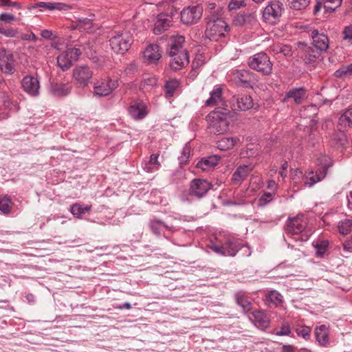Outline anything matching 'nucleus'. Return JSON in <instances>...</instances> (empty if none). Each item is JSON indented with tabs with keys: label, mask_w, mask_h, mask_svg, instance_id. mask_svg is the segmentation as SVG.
<instances>
[{
	"label": "nucleus",
	"mask_w": 352,
	"mask_h": 352,
	"mask_svg": "<svg viewBox=\"0 0 352 352\" xmlns=\"http://www.w3.org/2000/svg\"><path fill=\"white\" fill-rule=\"evenodd\" d=\"M249 318L256 327L262 330L270 326V320L264 311L254 310L250 314Z\"/></svg>",
	"instance_id": "a211bd4d"
},
{
	"label": "nucleus",
	"mask_w": 352,
	"mask_h": 352,
	"mask_svg": "<svg viewBox=\"0 0 352 352\" xmlns=\"http://www.w3.org/2000/svg\"><path fill=\"white\" fill-rule=\"evenodd\" d=\"M315 336L320 345H325L329 342V327L325 324L317 325L315 329Z\"/></svg>",
	"instance_id": "c85d7f7f"
},
{
	"label": "nucleus",
	"mask_w": 352,
	"mask_h": 352,
	"mask_svg": "<svg viewBox=\"0 0 352 352\" xmlns=\"http://www.w3.org/2000/svg\"><path fill=\"white\" fill-rule=\"evenodd\" d=\"M323 7L326 12L331 13L340 7L342 4V0H322Z\"/></svg>",
	"instance_id": "a19ab883"
},
{
	"label": "nucleus",
	"mask_w": 352,
	"mask_h": 352,
	"mask_svg": "<svg viewBox=\"0 0 352 352\" xmlns=\"http://www.w3.org/2000/svg\"><path fill=\"white\" fill-rule=\"evenodd\" d=\"M280 54H283L286 57L292 56L293 54V52L291 46L283 44L281 46V52Z\"/></svg>",
	"instance_id": "052dcab7"
},
{
	"label": "nucleus",
	"mask_w": 352,
	"mask_h": 352,
	"mask_svg": "<svg viewBox=\"0 0 352 352\" xmlns=\"http://www.w3.org/2000/svg\"><path fill=\"white\" fill-rule=\"evenodd\" d=\"M266 302L269 306L277 307L283 302V296L277 291H270L266 296Z\"/></svg>",
	"instance_id": "72a5a7b5"
},
{
	"label": "nucleus",
	"mask_w": 352,
	"mask_h": 352,
	"mask_svg": "<svg viewBox=\"0 0 352 352\" xmlns=\"http://www.w3.org/2000/svg\"><path fill=\"white\" fill-rule=\"evenodd\" d=\"M172 57L169 65L173 70H179L185 67L189 63V55L188 51L175 52V54H168Z\"/></svg>",
	"instance_id": "4468645a"
},
{
	"label": "nucleus",
	"mask_w": 352,
	"mask_h": 352,
	"mask_svg": "<svg viewBox=\"0 0 352 352\" xmlns=\"http://www.w3.org/2000/svg\"><path fill=\"white\" fill-rule=\"evenodd\" d=\"M311 329L307 326H300L296 328V332L298 336H301L305 340H308L310 336Z\"/></svg>",
	"instance_id": "8fccbe9b"
},
{
	"label": "nucleus",
	"mask_w": 352,
	"mask_h": 352,
	"mask_svg": "<svg viewBox=\"0 0 352 352\" xmlns=\"http://www.w3.org/2000/svg\"><path fill=\"white\" fill-rule=\"evenodd\" d=\"M311 38L313 44L318 51H326L329 48V38L324 34L314 30L311 32Z\"/></svg>",
	"instance_id": "b1692460"
},
{
	"label": "nucleus",
	"mask_w": 352,
	"mask_h": 352,
	"mask_svg": "<svg viewBox=\"0 0 352 352\" xmlns=\"http://www.w3.org/2000/svg\"><path fill=\"white\" fill-rule=\"evenodd\" d=\"M171 16L163 13L159 14L154 25V34H160L162 32L168 30V28L171 25Z\"/></svg>",
	"instance_id": "412c9836"
},
{
	"label": "nucleus",
	"mask_w": 352,
	"mask_h": 352,
	"mask_svg": "<svg viewBox=\"0 0 352 352\" xmlns=\"http://www.w3.org/2000/svg\"><path fill=\"white\" fill-rule=\"evenodd\" d=\"M185 38L182 35H172L167 42L166 53L168 54H175V52L186 51L184 48Z\"/></svg>",
	"instance_id": "2eb2a0df"
},
{
	"label": "nucleus",
	"mask_w": 352,
	"mask_h": 352,
	"mask_svg": "<svg viewBox=\"0 0 352 352\" xmlns=\"http://www.w3.org/2000/svg\"><path fill=\"white\" fill-rule=\"evenodd\" d=\"M0 6L1 7H14L17 10L21 9V6L16 1H11L10 0H0Z\"/></svg>",
	"instance_id": "4d7b16f0"
},
{
	"label": "nucleus",
	"mask_w": 352,
	"mask_h": 352,
	"mask_svg": "<svg viewBox=\"0 0 352 352\" xmlns=\"http://www.w3.org/2000/svg\"><path fill=\"white\" fill-rule=\"evenodd\" d=\"M95 14L89 13L87 17L79 16L76 18V22L79 28L86 31H90L93 27V21L95 20Z\"/></svg>",
	"instance_id": "473e14b6"
},
{
	"label": "nucleus",
	"mask_w": 352,
	"mask_h": 352,
	"mask_svg": "<svg viewBox=\"0 0 352 352\" xmlns=\"http://www.w3.org/2000/svg\"><path fill=\"white\" fill-rule=\"evenodd\" d=\"M82 206L78 204H74L70 207L71 213L77 218H80L84 214Z\"/></svg>",
	"instance_id": "6e6d98bb"
},
{
	"label": "nucleus",
	"mask_w": 352,
	"mask_h": 352,
	"mask_svg": "<svg viewBox=\"0 0 352 352\" xmlns=\"http://www.w3.org/2000/svg\"><path fill=\"white\" fill-rule=\"evenodd\" d=\"M247 64L250 69L263 76H269L272 72L273 64L269 56L263 52L249 57Z\"/></svg>",
	"instance_id": "f03ea898"
},
{
	"label": "nucleus",
	"mask_w": 352,
	"mask_h": 352,
	"mask_svg": "<svg viewBox=\"0 0 352 352\" xmlns=\"http://www.w3.org/2000/svg\"><path fill=\"white\" fill-rule=\"evenodd\" d=\"M236 104L234 107L239 110L245 111L252 108L253 100L250 96L244 94L238 96L236 99Z\"/></svg>",
	"instance_id": "7c9ffc66"
},
{
	"label": "nucleus",
	"mask_w": 352,
	"mask_h": 352,
	"mask_svg": "<svg viewBox=\"0 0 352 352\" xmlns=\"http://www.w3.org/2000/svg\"><path fill=\"white\" fill-rule=\"evenodd\" d=\"M202 12V8L199 6L185 8L181 12V21L184 24L192 25L201 19Z\"/></svg>",
	"instance_id": "1a4fd4ad"
},
{
	"label": "nucleus",
	"mask_w": 352,
	"mask_h": 352,
	"mask_svg": "<svg viewBox=\"0 0 352 352\" xmlns=\"http://www.w3.org/2000/svg\"><path fill=\"white\" fill-rule=\"evenodd\" d=\"M72 89L69 83H52L50 87V92L52 95L63 97L68 95Z\"/></svg>",
	"instance_id": "a878e982"
},
{
	"label": "nucleus",
	"mask_w": 352,
	"mask_h": 352,
	"mask_svg": "<svg viewBox=\"0 0 352 352\" xmlns=\"http://www.w3.org/2000/svg\"><path fill=\"white\" fill-rule=\"evenodd\" d=\"M274 192H265L258 199V205L264 206L269 204L274 198Z\"/></svg>",
	"instance_id": "5fc2aeb1"
},
{
	"label": "nucleus",
	"mask_w": 352,
	"mask_h": 352,
	"mask_svg": "<svg viewBox=\"0 0 352 352\" xmlns=\"http://www.w3.org/2000/svg\"><path fill=\"white\" fill-rule=\"evenodd\" d=\"M230 30L226 21L221 18L211 19L207 23L206 35L210 40L217 41Z\"/></svg>",
	"instance_id": "20e7f679"
},
{
	"label": "nucleus",
	"mask_w": 352,
	"mask_h": 352,
	"mask_svg": "<svg viewBox=\"0 0 352 352\" xmlns=\"http://www.w3.org/2000/svg\"><path fill=\"white\" fill-rule=\"evenodd\" d=\"M21 38L22 40H25V41H36L37 40V37L36 36V35L33 33V32H31L30 34H22L21 36Z\"/></svg>",
	"instance_id": "338daca9"
},
{
	"label": "nucleus",
	"mask_w": 352,
	"mask_h": 352,
	"mask_svg": "<svg viewBox=\"0 0 352 352\" xmlns=\"http://www.w3.org/2000/svg\"><path fill=\"white\" fill-rule=\"evenodd\" d=\"M157 79L154 76H146L143 78L140 87L144 91H148L157 85Z\"/></svg>",
	"instance_id": "37998d69"
},
{
	"label": "nucleus",
	"mask_w": 352,
	"mask_h": 352,
	"mask_svg": "<svg viewBox=\"0 0 352 352\" xmlns=\"http://www.w3.org/2000/svg\"><path fill=\"white\" fill-rule=\"evenodd\" d=\"M339 232L342 235H346L351 232L352 229V219H346L340 221L338 225Z\"/></svg>",
	"instance_id": "4c0bfd02"
},
{
	"label": "nucleus",
	"mask_w": 352,
	"mask_h": 352,
	"mask_svg": "<svg viewBox=\"0 0 352 352\" xmlns=\"http://www.w3.org/2000/svg\"><path fill=\"white\" fill-rule=\"evenodd\" d=\"M12 201L10 197L3 196L0 197V210L3 214H8L12 208Z\"/></svg>",
	"instance_id": "c03bdc74"
},
{
	"label": "nucleus",
	"mask_w": 352,
	"mask_h": 352,
	"mask_svg": "<svg viewBox=\"0 0 352 352\" xmlns=\"http://www.w3.org/2000/svg\"><path fill=\"white\" fill-rule=\"evenodd\" d=\"M226 256H234L239 250L243 248V245L236 239H228L223 244Z\"/></svg>",
	"instance_id": "bb28decb"
},
{
	"label": "nucleus",
	"mask_w": 352,
	"mask_h": 352,
	"mask_svg": "<svg viewBox=\"0 0 352 352\" xmlns=\"http://www.w3.org/2000/svg\"><path fill=\"white\" fill-rule=\"evenodd\" d=\"M93 74L88 66H77L73 69L72 78L79 87L85 88L91 82Z\"/></svg>",
	"instance_id": "423d86ee"
},
{
	"label": "nucleus",
	"mask_w": 352,
	"mask_h": 352,
	"mask_svg": "<svg viewBox=\"0 0 352 352\" xmlns=\"http://www.w3.org/2000/svg\"><path fill=\"white\" fill-rule=\"evenodd\" d=\"M21 86L24 91L32 96L39 94L40 84L37 78L32 76H25L21 81Z\"/></svg>",
	"instance_id": "dca6fc26"
},
{
	"label": "nucleus",
	"mask_w": 352,
	"mask_h": 352,
	"mask_svg": "<svg viewBox=\"0 0 352 352\" xmlns=\"http://www.w3.org/2000/svg\"><path fill=\"white\" fill-rule=\"evenodd\" d=\"M242 142L238 137H223L217 141V147L223 151L231 150L234 146H239Z\"/></svg>",
	"instance_id": "5701e85b"
},
{
	"label": "nucleus",
	"mask_w": 352,
	"mask_h": 352,
	"mask_svg": "<svg viewBox=\"0 0 352 352\" xmlns=\"http://www.w3.org/2000/svg\"><path fill=\"white\" fill-rule=\"evenodd\" d=\"M288 168V163L287 162H285L281 166V170L279 172L280 176L283 178V179H285V178L287 177V169Z\"/></svg>",
	"instance_id": "774afa93"
},
{
	"label": "nucleus",
	"mask_w": 352,
	"mask_h": 352,
	"mask_svg": "<svg viewBox=\"0 0 352 352\" xmlns=\"http://www.w3.org/2000/svg\"><path fill=\"white\" fill-rule=\"evenodd\" d=\"M0 21L4 22H11L15 21V16L10 13H1L0 14Z\"/></svg>",
	"instance_id": "680f3d73"
},
{
	"label": "nucleus",
	"mask_w": 352,
	"mask_h": 352,
	"mask_svg": "<svg viewBox=\"0 0 352 352\" xmlns=\"http://www.w3.org/2000/svg\"><path fill=\"white\" fill-rule=\"evenodd\" d=\"M307 226V222L302 215L289 217L286 222V231L292 234L301 233Z\"/></svg>",
	"instance_id": "f8f14e48"
},
{
	"label": "nucleus",
	"mask_w": 352,
	"mask_h": 352,
	"mask_svg": "<svg viewBox=\"0 0 352 352\" xmlns=\"http://www.w3.org/2000/svg\"><path fill=\"white\" fill-rule=\"evenodd\" d=\"M149 226L155 234H160L162 228L164 227V222L158 219H154L150 221Z\"/></svg>",
	"instance_id": "3c124183"
},
{
	"label": "nucleus",
	"mask_w": 352,
	"mask_h": 352,
	"mask_svg": "<svg viewBox=\"0 0 352 352\" xmlns=\"http://www.w3.org/2000/svg\"><path fill=\"white\" fill-rule=\"evenodd\" d=\"M327 170V168L324 166L322 168V170L320 171V173L316 172V174H314V172H310L309 175L306 177L305 186L311 187L316 183L321 181L326 176Z\"/></svg>",
	"instance_id": "c756f323"
},
{
	"label": "nucleus",
	"mask_w": 352,
	"mask_h": 352,
	"mask_svg": "<svg viewBox=\"0 0 352 352\" xmlns=\"http://www.w3.org/2000/svg\"><path fill=\"white\" fill-rule=\"evenodd\" d=\"M298 56L304 60L305 63H311L316 60L320 56V52L312 47L304 43H298Z\"/></svg>",
	"instance_id": "9b49d317"
},
{
	"label": "nucleus",
	"mask_w": 352,
	"mask_h": 352,
	"mask_svg": "<svg viewBox=\"0 0 352 352\" xmlns=\"http://www.w3.org/2000/svg\"><path fill=\"white\" fill-rule=\"evenodd\" d=\"M206 107H224L226 102L222 98V89L219 85L215 86L210 93V97L205 101Z\"/></svg>",
	"instance_id": "6ab92c4d"
},
{
	"label": "nucleus",
	"mask_w": 352,
	"mask_h": 352,
	"mask_svg": "<svg viewBox=\"0 0 352 352\" xmlns=\"http://www.w3.org/2000/svg\"><path fill=\"white\" fill-rule=\"evenodd\" d=\"M13 56L12 54L5 49H0V64H3L8 61L9 58Z\"/></svg>",
	"instance_id": "13d9d810"
},
{
	"label": "nucleus",
	"mask_w": 352,
	"mask_h": 352,
	"mask_svg": "<svg viewBox=\"0 0 352 352\" xmlns=\"http://www.w3.org/2000/svg\"><path fill=\"white\" fill-rule=\"evenodd\" d=\"M118 86L117 80L107 79L96 83L94 87V94L100 97L109 95Z\"/></svg>",
	"instance_id": "ddd939ff"
},
{
	"label": "nucleus",
	"mask_w": 352,
	"mask_h": 352,
	"mask_svg": "<svg viewBox=\"0 0 352 352\" xmlns=\"http://www.w3.org/2000/svg\"><path fill=\"white\" fill-rule=\"evenodd\" d=\"M305 96L306 90L304 87H294L286 92L284 100L292 98L296 104H300Z\"/></svg>",
	"instance_id": "cd10ccee"
},
{
	"label": "nucleus",
	"mask_w": 352,
	"mask_h": 352,
	"mask_svg": "<svg viewBox=\"0 0 352 352\" xmlns=\"http://www.w3.org/2000/svg\"><path fill=\"white\" fill-rule=\"evenodd\" d=\"M204 64V62L203 60V56L201 54L197 55L192 63V69L190 71V75L192 77L197 76L198 74L197 69Z\"/></svg>",
	"instance_id": "a18cd8bd"
},
{
	"label": "nucleus",
	"mask_w": 352,
	"mask_h": 352,
	"mask_svg": "<svg viewBox=\"0 0 352 352\" xmlns=\"http://www.w3.org/2000/svg\"><path fill=\"white\" fill-rule=\"evenodd\" d=\"M0 32L1 34H4L5 36H9V37H15L17 34V31L12 28L2 29L0 30Z\"/></svg>",
	"instance_id": "0e129e2a"
},
{
	"label": "nucleus",
	"mask_w": 352,
	"mask_h": 352,
	"mask_svg": "<svg viewBox=\"0 0 352 352\" xmlns=\"http://www.w3.org/2000/svg\"><path fill=\"white\" fill-rule=\"evenodd\" d=\"M309 0H291L290 6L294 10H300L305 8L308 4Z\"/></svg>",
	"instance_id": "603ef678"
},
{
	"label": "nucleus",
	"mask_w": 352,
	"mask_h": 352,
	"mask_svg": "<svg viewBox=\"0 0 352 352\" xmlns=\"http://www.w3.org/2000/svg\"><path fill=\"white\" fill-rule=\"evenodd\" d=\"M81 52L78 48H67L60 53L57 57V65L63 71L69 69L77 61Z\"/></svg>",
	"instance_id": "39448f33"
},
{
	"label": "nucleus",
	"mask_w": 352,
	"mask_h": 352,
	"mask_svg": "<svg viewBox=\"0 0 352 352\" xmlns=\"http://www.w3.org/2000/svg\"><path fill=\"white\" fill-rule=\"evenodd\" d=\"M212 187V184L206 179H195L190 182L189 194L200 199L204 197Z\"/></svg>",
	"instance_id": "9d476101"
},
{
	"label": "nucleus",
	"mask_w": 352,
	"mask_h": 352,
	"mask_svg": "<svg viewBox=\"0 0 352 352\" xmlns=\"http://www.w3.org/2000/svg\"><path fill=\"white\" fill-rule=\"evenodd\" d=\"M332 141L335 146H343L348 143V138L344 133L340 131L333 135Z\"/></svg>",
	"instance_id": "ea45409f"
},
{
	"label": "nucleus",
	"mask_w": 352,
	"mask_h": 352,
	"mask_svg": "<svg viewBox=\"0 0 352 352\" xmlns=\"http://www.w3.org/2000/svg\"><path fill=\"white\" fill-rule=\"evenodd\" d=\"M284 12V5L280 1H271L265 8L263 17L265 21H271L279 19Z\"/></svg>",
	"instance_id": "6e6552de"
},
{
	"label": "nucleus",
	"mask_w": 352,
	"mask_h": 352,
	"mask_svg": "<svg viewBox=\"0 0 352 352\" xmlns=\"http://www.w3.org/2000/svg\"><path fill=\"white\" fill-rule=\"evenodd\" d=\"M338 124L344 128L352 126V108L344 111L339 118Z\"/></svg>",
	"instance_id": "c9c22d12"
},
{
	"label": "nucleus",
	"mask_w": 352,
	"mask_h": 352,
	"mask_svg": "<svg viewBox=\"0 0 352 352\" xmlns=\"http://www.w3.org/2000/svg\"><path fill=\"white\" fill-rule=\"evenodd\" d=\"M245 0H231L228 6L229 11L236 10L245 7Z\"/></svg>",
	"instance_id": "864d4df0"
},
{
	"label": "nucleus",
	"mask_w": 352,
	"mask_h": 352,
	"mask_svg": "<svg viewBox=\"0 0 352 352\" xmlns=\"http://www.w3.org/2000/svg\"><path fill=\"white\" fill-rule=\"evenodd\" d=\"M344 39L352 40V25L344 28L343 31Z\"/></svg>",
	"instance_id": "69168bd1"
},
{
	"label": "nucleus",
	"mask_w": 352,
	"mask_h": 352,
	"mask_svg": "<svg viewBox=\"0 0 352 352\" xmlns=\"http://www.w3.org/2000/svg\"><path fill=\"white\" fill-rule=\"evenodd\" d=\"M0 69L6 74H13L16 71L14 57L12 56L9 58L8 63L5 62L3 64H0Z\"/></svg>",
	"instance_id": "79ce46f5"
},
{
	"label": "nucleus",
	"mask_w": 352,
	"mask_h": 352,
	"mask_svg": "<svg viewBox=\"0 0 352 352\" xmlns=\"http://www.w3.org/2000/svg\"><path fill=\"white\" fill-rule=\"evenodd\" d=\"M111 50L116 54H124L133 43L131 34L128 31L116 32L109 40Z\"/></svg>",
	"instance_id": "7ed1b4c3"
},
{
	"label": "nucleus",
	"mask_w": 352,
	"mask_h": 352,
	"mask_svg": "<svg viewBox=\"0 0 352 352\" xmlns=\"http://www.w3.org/2000/svg\"><path fill=\"white\" fill-rule=\"evenodd\" d=\"M234 298L237 305L242 307L244 312H248L251 310V302L241 292L236 293L234 294Z\"/></svg>",
	"instance_id": "f704fd0d"
},
{
	"label": "nucleus",
	"mask_w": 352,
	"mask_h": 352,
	"mask_svg": "<svg viewBox=\"0 0 352 352\" xmlns=\"http://www.w3.org/2000/svg\"><path fill=\"white\" fill-rule=\"evenodd\" d=\"M252 170L253 166L252 164L239 166L232 174V182L234 184L241 183Z\"/></svg>",
	"instance_id": "393cba45"
},
{
	"label": "nucleus",
	"mask_w": 352,
	"mask_h": 352,
	"mask_svg": "<svg viewBox=\"0 0 352 352\" xmlns=\"http://www.w3.org/2000/svg\"><path fill=\"white\" fill-rule=\"evenodd\" d=\"M232 111L224 107H217L206 117L207 129L214 135H222L228 132L232 122Z\"/></svg>",
	"instance_id": "f257e3e1"
},
{
	"label": "nucleus",
	"mask_w": 352,
	"mask_h": 352,
	"mask_svg": "<svg viewBox=\"0 0 352 352\" xmlns=\"http://www.w3.org/2000/svg\"><path fill=\"white\" fill-rule=\"evenodd\" d=\"M35 8H44L50 10L56 8V3L52 2H38L36 3Z\"/></svg>",
	"instance_id": "bf43d9fd"
},
{
	"label": "nucleus",
	"mask_w": 352,
	"mask_h": 352,
	"mask_svg": "<svg viewBox=\"0 0 352 352\" xmlns=\"http://www.w3.org/2000/svg\"><path fill=\"white\" fill-rule=\"evenodd\" d=\"M315 250L316 256L317 257H322L329 246V241L327 240H318L313 243Z\"/></svg>",
	"instance_id": "e433bc0d"
},
{
	"label": "nucleus",
	"mask_w": 352,
	"mask_h": 352,
	"mask_svg": "<svg viewBox=\"0 0 352 352\" xmlns=\"http://www.w3.org/2000/svg\"><path fill=\"white\" fill-rule=\"evenodd\" d=\"M190 146L188 144H186L184 146L181 155L178 157V160L179 161V164H186L189 157H190Z\"/></svg>",
	"instance_id": "09e8293b"
},
{
	"label": "nucleus",
	"mask_w": 352,
	"mask_h": 352,
	"mask_svg": "<svg viewBox=\"0 0 352 352\" xmlns=\"http://www.w3.org/2000/svg\"><path fill=\"white\" fill-rule=\"evenodd\" d=\"M179 85V82L177 80L174 79L167 81L164 86L166 97L170 98L173 96L174 93L178 88Z\"/></svg>",
	"instance_id": "58836bf2"
},
{
	"label": "nucleus",
	"mask_w": 352,
	"mask_h": 352,
	"mask_svg": "<svg viewBox=\"0 0 352 352\" xmlns=\"http://www.w3.org/2000/svg\"><path fill=\"white\" fill-rule=\"evenodd\" d=\"M256 21V14L252 12H243L238 14L232 21L234 25L237 27H247L252 25Z\"/></svg>",
	"instance_id": "aec40b11"
},
{
	"label": "nucleus",
	"mask_w": 352,
	"mask_h": 352,
	"mask_svg": "<svg viewBox=\"0 0 352 352\" xmlns=\"http://www.w3.org/2000/svg\"><path fill=\"white\" fill-rule=\"evenodd\" d=\"M219 160L220 157L217 155H212L206 158H203L197 163V167L204 171H206L214 168L218 164Z\"/></svg>",
	"instance_id": "2f4dec72"
},
{
	"label": "nucleus",
	"mask_w": 352,
	"mask_h": 352,
	"mask_svg": "<svg viewBox=\"0 0 352 352\" xmlns=\"http://www.w3.org/2000/svg\"><path fill=\"white\" fill-rule=\"evenodd\" d=\"M352 75V63L347 66H342L335 72V76L338 78H343L346 76Z\"/></svg>",
	"instance_id": "49530a36"
},
{
	"label": "nucleus",
	"mask_w": 352,
	"mask_h": 352,
	"mask_svg": "<svg viewBox=\"0 0 352 352\" xmlns=\"http://www.w3.org/2000/svg\"><path fill=\"white\" fill-rule=\"evenodd\" d=\"M234 80L245 87H252L258 82L256 75L248 69H236L231 72Z\"/></svg>",
	"instance_id": "0eeeda50"
},
{
	"label": "nucleus",
	"mask_w": 352,
	"mask_h": 352,
	"mask_svg": "<svg viewBox=\"0 0 352 352\" xmlns=\"http://www.w3.org/2000/svg\"><path fill=\"white\" fill-rule=\"evenodd\" d=\"M128 111L130 116L135 120H142L148 113L146 104L139 101L132 102Z\"/></svg>",
	"instance_id": "4be33fe9"
},
{
	"label": "nucleus",
	"mask_w": 352,
	"mask_h": 352,
	"mask_svg": "<svg viewBox=\"0 0 352 352\" xmlns=\"http://www.w3.org/2000/svg\"><path fill=\"white\" fill-rule=\"evenodd\" d=\"M207 247L217 254L226 256V248L223 245H219L215 243L214 241H210Z\"/></svg>",
	"instance_id": "de8ad7c7"
},
{
	"label": "nucleus",
	"mask_w": 352,
	"mask_h": 352,
	"mask_svg": "<svg viewBox=\"0 0 352 352\" xmlns=\"http://www.w3.org/2000/svg\"><path fill=\"white\" fill-rule=\"evenodd\" d=\"M159 154H152L150 156L149 164L155 166V169H158L160 166V164L158 162Z\"/></svg>",
	"instance_id": "e2e57ef3"
},
{
	"label": "nucleus",
	"mask_w": 352,
	"mask_h": 352,
	"mask_svg": "<svg viewBox=\"0 0 352 352\" xmlns=\"http://www.w3.org/2000/svg\"><path fill=\"white\" fill-rule=\"evenodd\" d=\"M162 54L160 47L157 44H150L143 52V58L147 64H156L161 58Z\"/></svg>",
	"instance_id": "f3484780"
}]
</instances>
